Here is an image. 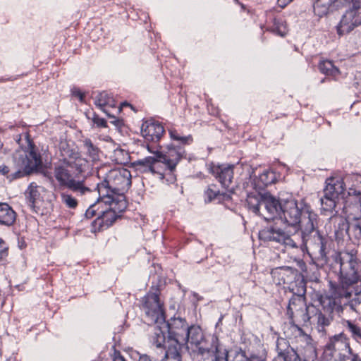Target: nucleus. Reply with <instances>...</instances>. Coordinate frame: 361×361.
<instances>
[{
  "mask_svg": "<svg viewBox=\"0 0 361 361\" xmlns=\"http://www.w3.org/2000/svg\"><path fill=\"white\" fill-rule=\"evenodd\" d=\"M63 158L54 165L53 175L62 188H66L80 195H85L92 191L85 185V180H77L91 171V163L83 157L75 148H63Z\"/></svg>",
  "mask_w": 361,
  "mask_h": 361,
  "instance_id": "obj_1",
  "label": "nucleus"
},
{
  "mask_svg": "<svg viewBox=\"0 0 361 361\" xmlns=\"http://www.w3.org/2000/svg\"><path fill=\"white\" fill-rule=\"evenodd\" d=\"M350 270L341 274L338 283H329V291L321 295L320 304L323 310L328 314L341 313L343 311L341 300H350L353 293V286L360 279L357 271V263L356 257L352 253H346Z\"/></svg>",
  "mask_w": 361,
  "mask_h": 361,
  "instance_id": "obj_2",
  "label": "nucleus"
},
{
  "mask_svg": "<svg viewBox=\"0 0 361 361\" xmlns=\"http://www.w3.org/2000/svg\"><path fill=\"white\" fill-rule=\"evenodd\" d=\"M279 221L295 230L300 229L303 241L315 230L316 214L305 209L302 203L290 198L281 200Z\"/></svg>",
  "mask_w": 361,
  "mask_h": 361,
  "instance_id": "obj_3",
  "label": "nucleus"
},
{
  "mask_svg": "<svg viewBox=\"0 0 361 361\" xmlns=\"http://www.w3.org/2000/svg\"><path fill=\"white\" fill-rule=\"evenodd\" d=\"M100 182L97 183V193L101 197L111 194H123L131 185V173L124 168L110 169L101 166L97 171Z\"/></svg>",
  "mask_w": 361,
  "mask_h": 361,
  "instance_id": "obj_4",
  "label": "nucleus"
},
{
  "mask_svg": "<svg viewBox=\"0 0 361 361\" xmlns=\"http://www.w3.org/2000/svg\"><path fill=\"white\" fill-rule=\"evenodd\" d=\"M324 196L320 199L322 209L332 212L338 205H343L345 212H351L352 203L345 192V183L341 177H331L326 180Z\"/></svg>",
  "mask_w": 361,
  "mask_h": 361,
  "instance_id": "obj_5",
  "label": "nucleus"
},
{
  "mask_svg": "<svg viewBox=\"0 0 361 361\" xmlns=\"http://www.w3.org/2000/svg\"><path fill=\"white\" fill-rule=\"evenodd\" d=\"M148 150L153 155L137 161L136 165L140 166V169H142L144 172L149 171L157 174L161 180L165 178L167 183H173L175 180L174 164H169L161 152H152L149 147Z\"/></svg>",
  "mask_w": 361,
  "mask_h": 361,
  "instance_id": "obj_6",
  "label": "nucleus"
},
{
  "mask_svg": "<svg viewBox=\"0 0 361 361\" xmlns=\"http://www.w3.org/2000/svg\"><path fill=\"white\" fill-rule=\"evenodd\" d=\"M249 209L262 216L266 221L279 220L281 201L269 193L261 195L260 199L249 195L247 199Z\"/></svg>",
  "mask_w": 361,
  "mask_h": 361,
  "instance_id": "obj_7",
  "label": "nucleus"
},
{
  "mask_svg": "<svg viewBox=\"0 0 361 361\" xmlns=\"http://www.w3.org/2000/svg\"><path fill=\"white\" fill-rule=\"evenodd\" d=\"M142 308L151 323L164 321V303L159 298V291L150 290L142 300Z\"/></svg>",
  "mask_w": 361,
  "mask_h": 361,
  "instance_id": "obj_8",
  "label": "nucleus"
},
{
  "mask_svg": "<svg viewBox=\"0 0 361 361\" xmlns=\"http://www.w3.org/2000/svg\"><path fill=\"white\" fill-rule=\"evenodd\" d=\"M324 353L331 356L334 361H345L351 355V349L346 337L339 334L330 340Z\"/></svg>",
  "mask_w": 361,
  "mask_h": 361,
  "instance_id": "obj_9",
  "label": "nucleus"
},
{
  "mask_svg": "<svg viewBox=\"0 0 361 361\" xmlns=\"http://www.w3.org/2000/svg\"><path fill=\"white\" fill-rule=\"evenodd\" d=\"M169 340L168 343L174 344L180 350L182 345H185L186 332L188 329V324L186 321L180 317H173L168 324Z\"/></svg>",
  "mask_w": 361,
  "mask_h": 361,
  "instance_id": "obj_10",
  "label": "nucleus"
},
{
  "mask_svg": "<svg viewBox=\"0 0 361 361\" xmlns=\"http://www.w3.org/2000/svg\"><path fill=\"white\" fill-rule=\"evenodd\" d=\"M307 312L308 309L305 300L300 296L293 297L287 308V314L291 319L290 325L307 322L310 319Z\"/></svg>",
  "mask_w": 361,
  "mask_h": 361,
  "instance_id": "obj_11",
  "label": "nucleus"
},
{
  "mask_svg": "<svg viewBox=\"0 0 361 361\" xmlns=\"http://www.w3.org/2000/svg\"><path fill=\"white\" fill-rule=\"evenodd\" d=\"M259 237L264 241H274L290 247H296L297 243L290 235L276 226L265 228L259 231Z\"/></svg>",
  "mask_w": 361,
  "mask_h": 361,
  "instance_id": "obj_12",
  "label": "nucleus"
},
{
  "mask_svg": "<svg viewBox=\"0 0 361 361\" xmlns=\"http://www.w3.org/2000/svg\"><path fill=\"white\" fill-rule=\"evenodd\" d=\"M286 334L290 339L294 340L298 345V349L304 350L310 354L314 353V346L311 336L305 333L298 324H291L288 329Z\"/></svg>",
  "mask_w": 361,
  "mask_h": 361,
  "instance_id": "obj_13",
  "label": "nucleus"
},
{
  "mask_svg": "<svg viewBox=\"0 0 361 361\" xmlns=\"http://www.w3.org/2000/svg\"><path fill=\"white\" fill-rule=\"evenodd\" d=\"M345 179L349 183L348 195L352 203V210H361V175L352 174Z\"/></svg>",
  "mask_w": 361,
  "mask_h": 361,
  "instance_id": "obj_14",
  "label": "nucleus"
},
{
  "mask_svg": "<svg viewBox=\"0 0 361 361\" xmlns=\"http://www.w3.org/2000/svg\"><path fill=\"white\" fill-rule=\"evenodd\" d=\"M361 17L357 13L355 3L353 7L348 10L343 16L337 26V32L339 35L350 32L355 27L361 24Z\"/></svg>",
  "mask_w": 361,
  "mask_h": 361,
  "instance_id": "obj_15",
  "label": "nucleus"
},
{
  "mask_svg": "<svg viewBox=\"0 0 361 361\" xmlns=\"http://www.w3.org/2000/svg\"><path fill=\"white\" fill-rule=\"evenodd\" d=\"M107 196L99 195V204H103L106 208L110 209L120 215L127 207L126 201L123 194H111Z\"/></svg>",
  "mask_w": 361,
  "mask_h": 361,
  "instance_id": "obj_16",
  "label": "nucleus"
},
{
  "mask_svg": "<svg viewBox=\"0 0 361 361\" xmlns=\"http://www.w3.org/2000/svg\"><path fill=\"white\" fill-rule=\"evenodd\" d=\"M46 190L35 183H31L25 192L27 203L31 209L37 212L43 201L42 193Z\"/></svg>",
  "mask_w": 361,
  "mask_h": 361,
  "instance_id": "obj_17",
  "label": "nucleus"
},
{
  "mask_svg": "<svg viewBox=\"0 0 361 361\" xmlns=\"http://www.w3.org/2000/svg\"><path fill=\"white\" fill-rule=\"evenodd\" d=\"M164 132V127L160 123L152 121L144 122L141 127L142 135L148 141H158Z\"/></svg>",
  "mask_w": 361,
  "mask_h": 361,
  "instance_id": "obj_18",
  "label": "nucleus"
},
{
  "mask_svg": "<svg viewBox=\"0 0 361 361\" xmlns=\"http://www.w3.org/2000/svg\"><path fill=\"white\" fill-rule=\"evenodd\" d=\"M212 174L218 178L221 185L225 188H229L233 178V166H218L212 169Z\"/></svg>",
  "mask_w": 361,
  "mask_h": 361,
  "instance_id": "obj_19",
  "label": "nucleus"
},
{
  "mask_svg": "<svg viewBox=\"0 0 361 361\" xmlns=\"http://www.w3.org/2000/svg\"><path fill=\"white\" fill-rule=\"evenodd\" d=\"M343 1V0H315L314 3V13L319 17L324 16L338 7Z\"/></svg>",
  "mask_w": 361,
  "mask_h": 361,
  "instance_id": "obj_20",
  "label": "nucleus"
},
{
  "mask_svg": "<svg viewBox=\"0 0 361 361\" xmlns=\"http://www.w3.org/2000/svg\"><path fill=\"white\" fill-rule=\"evenodd\" d=\"M16 219V213L6 203L0 202V224L10 226L14 224Z\"/></svg>",
  "mask_w": 361,
  "mask_h": 361,
  "instance_id": "obj_21",
  "label": "nucleus"
},
{
  "mask_svg": "<svg viewBox=\"0 0 361 361\" xmlns=\"http://www.w3.org/2000/svg\"><path fill=\"white\" fill-rule=\"evenodd\" d=\"M94 104L102 110L108 116H111V112L108 108H116V104L114 99L109 96L106 92L99 93L94 99Z\"/></svg>",
  "mask_w": 361,
  "mask_h": 361,
  "instance_id": "obj_22",
  "label": "nucleus"
},
{
  "mask_svg": "<svg viewBox=\"0 0 361 361\" xmlns=\"http://www.w3.org/2000/svg\"><path fill=\"white\" fill-rule=\"evenodd\" d=\"M185 345L197 346L203 339V334L199 326H191L186 332Z\"/></svg>",
  "mask_w": 361,
  "mask_h": 361,
  "instance_id": "obj_23",
  "label": "nucleus"
},
{
  "mask_svg": "<svg viewBox=\"0 0 361 361\" xmlns=\"http://www.w3.org/2000/svg\"><path fill=\"white\" fill-rule=\"evenodd\" d=\"M83 146L86 154L90 157V160L87 159V161L91 163L92 169L94 163L99 159V149L89 138H86L83 140Z\"/></svg>",
  "mask_w": 361,
  "mask_h": 361,
  "instance_id": "obj_24",
  "label": "nucleus"
},
{
  "mask_svg": "<svg viewBox=\"0 0 361 361\" xmlns=\"http://www.w3.org/2000/svg\"><path fill=\"white\" fill-rule=\"evenodd\" d=\"M25 158V160H23L22 164V167L25 170L35 169L41 164L39 157L33 151L26 153Z\"/></svg>",
  "mask_w": 361,
  "mask_h": 361,
  "instance_id": "obj_25",
  "label": "nucleus"
},
{
  "mask_svg": "<svg viewBox=\"0 0 361 361\" xmlns=\"http://www.w3.org/2000/svg\"><path fill=\"white\" fill-rule=\"evenodd\" d=\"M152 343L157 348L164 347L165 348H166V350H168L169 345L171 348L174 347L173 343L171 344V343H168V341L166 342L168 343V345H166V338L164 334L159 328L157 327H155L154 329V334L152 336Z\"/></svg>",
  "mask_w": 361,
  "mask_h": 361,
  "instance_id": "obj_26",
  "label": "nucleus"
},
{
  "mask_svg": "<svg viewBox=\"0 0 361 361\" xmlns=\"http://www.w3.org/2000/svg\"><path fill=\"white\" fill-rule=\"evenodd\" d=\"M184 151L182 148L176 149L175 147H171L169 149V151L164 154L165 160L169 164H174V169L176 168L177 164L182 158Z\"/></svg>",
  "mask_w": 361,
  "mask_h": 361,
  "instance_id": "obj_27",
  "label": "nucleus"
},
{
  "mask_svg": "<svg viewBox=\"0 0 361 361\" xmlns=\"http://www.w3.org/2000/svg\"><path fill=\"white\" fill-rule=\"evenodd\" d=\"M118 216H120L119 214L108 208L98 211V218H101L103 224L106 226L111 225Z\"/></svg>",
  "mask_w": 361,
  "mask_h": 361,
  "instance_id": "obj_28",
  "label": "nucleus"
},
{
  "mask_svg": "<svg viewBox=\"0 0 361 361\" xmlns=\"http://www.w3.org/2000/svg\"><path fill=\"white\" fill-rule=\"evenodd\" d=\"M60 200L61 204L70 209H75L78 205V201L75 197L67 191L60 193Z\"/></svg>",
  "mask_w": 361,
  "mask_h": 361,
  "instance_id": "obj_29",
  "label": "nucleus"
},
{
  "mask_svg": "<svg viewBox=\"0 0 361 361\" xmlns=\"http://www.w3.org/2000/svg\"><path fill=\"white\" fill-rule=\"evenodd\" d=\"M320 71L326 75L336 78L339 74V70L330 61H322L319 64Z\"/></svg>",
  "mask_w": 361,
  "mask_h": 361,
  "instance_id": "obj_30",
  "label": "nucleus"
},
{
  "mask_svg": "<svg viewBox=\"0 0 361 361\" xmlns=\"http://www.w3.org/2000/svg\"><path fill=\"white\" fill-rule=\"evenodd\" d=\"M360 211L361 212V210ZM348 231L353 233L356 238H361V216L353 217L352 221L349 223Z\"/></svg>",
  "mask_w": 361,
  "mask_h": 361,
  "instance_id": "obj_31",
  "label": "nucleus"
},
{
  "mask_svg": "<svg viewBox=\"0 0 361 361\" xmlns=\"http://www.w3.org/2000/svg\"><path fill=\"white\" fill-rule=\"evenodd\" d=\"M275 180V173L271 171L266 170L259 176V183H261L259 187L262 188L267 186L268 185L274 183Z\"/></svg>",
  "mask_w": 361,
  "mask_h": 361,
  "instance_id": "obj_32",
  "label": "nucleus"
},
{
  "mask_svg": "<svg viewBox=\"0 0 361 361\" xmlns=\"http://www.w3.org/2000/svg\"><path fill=\"white\" fill-rule=\"evenodd\" d=\"M113 159L118 164H125L128 162V153L121 148L114 149L113 152Z\"/></svg>",
  "mask_w": 361,
  "mask_h": 361,
  "instance_id": "obj_33",
  "label": "nucleus"
},
{
  "mask_svg": "<svg viewBox=\"0 0 361 361\" xmlns=\"http://www.w3.org/2000/svg\"><path fill=\"white\" fill-rule=\"evenodd\" d=\"M274 361H301L298 354L293 350L279 352Z\"/></svg>",
  "mask_w": 361,
  "mask_h": 361,
  "instance_id": "obj_34",
  "label": "nucleus"
},
{
  "mask_svg": "<svg viewBox=\"0 0 361 361\" xmlns=\"http://www.w3.org/2000/svg\"><path fill=\"white\" fill-rule=\"evenodd\" d=\"M317 240L318 242L317 243H315L314 248H315L317 254L319 255L318 257L323 259L326 255V242L325 239L322 235H320L318 233H317Z\"/></svg>",
  "mask_w": 361,
  "mask_h": 361,
  "instance_id": "obj_35",
  "label": "nucleus"
},
{
  "mask_svg": "<svg viewBox=\"0 0 361 361\" xmlns=\"http://www.w3.org/2000/svg\"><path fill=\"white\" fill-rule=\"evenodd\" d=\"M177 346L171 348L169 345L166 351L165 357L161 361H181V357Z\"/></svg>",
  "mask_w": 361,
  "mask_h": 361,
  "instance_id": "obj_36",
  "label": "nucleus"
},
{
  "mask_svg": "<svg viewBox=\"0 0 361 361\" xmlns=\"http://www.w3.org/2000/svg\"><path fill=\"white\" fill-rule=\"evenodd\" d=\"M205 195L207 200L211 202L215 199H218L219 200H221V197L223 196L224 194L220 192V191L216 188V185H210L205 191Z\"/></svg>",
  "mask_w": 361,
  "mask_h": 361,
  "instance_id": "obj_37",
  "label": "nucleus"
},
{
  "mask_svg": "<svg viewBox=\"0 0 361 361\" xmlns=\"http://www.w3.org/2000/svg\"><path fill=\"white\" fill-rule=\"evenodd\" d=\"M214 361H228V351L221 345L214 347Z\"/></svg>",
  "mask_w": 361,
  "mask_h": 361,
  "instance_id": "obj_38",
  "label": "nucleus"
},
{
  "mask_svg": "<svg viewBox=\"0 0 361 361\" xmlns=\"http://www.w3.org/2000/svg\"><path fill=\"white\" fill-rule=\"evenodd\" d=\"M273 31L280 36H284L287 33L286 25L280 20H275Z\"/></svg>",
  "mask_w": 361,
  "mask_h": 361,
  "instance_id": "obj_39",
  "label": "nucleus"
},
{
  "mask_svg": "<svg viewBox=\"0 0 361 361\" xmlns=\"http://www.w3.org/2000/svg\"><path fill=\"white\" fill-rule=\"evenodd\" d=\"M324 313L326 314L328 316L324 315L322 312H319L317 314V322L318 326H322L324 328L326 326H328L330 324V319H331V314H328L324 310Z\"/></svg>",
  "mask_w": 361,
  "mask_h": 361,
  "instance_id": "obj_40",
  "label": "nucleus"
},
{
  "mask_svg": "<svg viewBox=\"0 0 361 361\" xmlns=\"http://www.w3.org/2000/svg\"><path fill=\"white\" fill-rule=\"evenodd\" d=\"M348 328L352 334V336L357 342L361 343V331L360 329L350 322H347Z\"/></svg>",
  "mask_w": 361,
  "mask_h": 361,
  "instance_id": "obj_41",
  "label": "nucleus"
},
{
  "mask_svg": "<svg viewBox=\"0 0 361 361\" xmlns=\"http://www.w3.org/2000/svg\"><path fill=\"white\" fill-rule=\"evenodd\" d=\"M99 207H103V204H99V198L97 199V202L91 204L89 208L86 210L85 216L87 218H92L93 216L97 215Z\"/></svg>",
  "mask_w": 361,
  "mask_h": 361,
  "instance_id": "obj_42",
  "label": "nucleus"
},
{
  "mask_svg": "<svg viewBox=\"0 0 361 361\" xmlns=\"http://www.w3.org/2000/svg\"><path fill=\"white\" fill-rule=\"evenodd\" d=\"M171 137L176 141H178L183 144L190 143L192 140L191 136H180L176 130H170Z\"/></svg>",
  "mask_w": 361,
  "mask_h": 361,
  "instance_id": "obj_43",
  "label": "nucleus"
},
{
  "mask_svg": "<svg viewBox=\"0 0 361 361\" xmlns=\"http://www.w3.org/2000/svg\"><path fill=\"white\" fill-rule=\"evenodd\" d=\"M233 361H262L258 357H251L250 358H247L244 353L238 352L235 354V356Z\"/></svg>",
  "mask_w": 361,
  "mask_h": 361,
  "instance_id": "obj_44",
  "label": "nucleus"
},
{
  "mask_svg": "<svg viewBox=\"0 0 361 361\" xmlns=\"http://www.w3.org/2000/svg\"><path fill=\"white\" fill-rule=\"evenodd\" d=\"M8 250L5 243L0 239V260L7 256Z\"/></svg>",
  "mask_w": 361,
  "mask_h": 361,
  "instance_id": "obj_45",
  "label": "nucleus"
},
{
  "mask_svg": "<svg viewBox=\"0 0 361 361\" xmlns=\"http://www.w3.org/2000/svg\"><path fill=\"white\" fill-rule=\"evenodd\" d=\"M353 292L355 293V298L353 299L355 303H361V290L359 288H353Z\"/></svg>",
  "mask_w": 361,
  "mask_h": 361,
  "instance_id": "obj_46",
  "label": "nucleus"
},
{
  "mask_svg": "<svg viewBox=\"0 0 361 361\" xmlns=\"http://www.w3.org/2000/svg\"><path fill=\"white\" fill-rule=\"evenodd\" d=\"M93 122L98 127L106 128L107 126L106 121L104 118H99L98 116H96L93 118Z\"/></svg>",
  "mask_w": 361,
  "mask_h": 361,
  "instance_id": "obj_47",
  "label": "nucleus"
},
{
  "mask_svg": "<svg viewBox=\"0 0 361 361\" xmlns=\"http://www.w3.org/2000/svg\"><path fill=\"white\" fill-rule=\"evenodd\" d=\"M72 93L75 97H78L81 102L83 101L84 94L79 89L74 88Z\"/></svg>",
  "mask_w": 361,
  "mask_h": 361,
  "instance_id": "obj_48",
  "label": "nucleus"
},
{
  "mask_svg": "<svg viewBox=\"0 0 361 361\" xmlns=\"http://www.w3.org/2000/svg\"><path fill=\"white\" fill-rule=\"evenodd\" d=\"M109 117L113 118V121H111V123L115 125L117 127H120L122 124L121 121H120L118 118H116V117L111 114V116Z\"/></svg>",
  "mask_w": 361,
  "mask_h": 361,
  "instance_id": "obj_49",
  "label": "nucleus"
},
{
  "mask_svg": "<svg viewBox=\"0 0 361 361\" xmlns=\"http://www.w3.org/2000/svg\"><path fill=\"white\" fill-rule=\"evenodd\" d=\"M9 172V169L5 165L0 166V173L2 175H7Z\"/></svg>",
  "mask_w": 361,
  "mask_h": 361,
  "instance_id": "obj_50",
  "label": "nucleus"
},
{
  "mask_svg": "<svg viewBox=\"0 0 361 361\" xmlns=\"http://www.w3.org/2000/svg\"><path fill=\"white\" fill-rule=\"evenodd\" d=\"M138 361H152L149 357L147 355H142L140 356Z\"/></svg>",
  "mask_w": 361,
  "mask_h": 361,
  "instance_id": "obj_51",
  "label": "nucleus"
},
{
  "mask_svg": "<svg viewBox=\"0 0 361 361\" xmlns=\"http://www.w3.org/2000/svg\"><path fill=\"white\" fill-rule=\"evenodd\" d=\"M113 361H126V360L121 355H115Z\"/></svg>",
  "mask_w": 361,
  "mask_h": 361,
  "instance_id": "obj_52",
  "label": "nucleus"
},
{
  "mask_svg": "<svg viewBox=\"0 0 361 361\" xmlns=\"http://www.w3.org/2000/svg\"><path fill=\"white\" fill-rule=\"evenodd\" d=\"M352 361H361V359L359 358L357 356H353Z\"/></svg>",
  "mask_w": 361,
  "mask_h": 361,
  "instance_id": "obj_53",
  "label": "nucleus"
},
{
  "mask_svg": "<svg viewBox=\"0 0 361 361\" xmlns=\"http://www.w3.org/2000/svg\"><path fill=\"white\" fill-rule=\"evenodd\" d=\"M121 107H118V108L116 109V111L118 113H119L121 111Z\"/></svg>",
  "mask_w": 361,
  "mask_h": 361,
  "instance_id": "obj_54",
  "label": "nucleus"
},
{
  "mask_svg": "<svg viewBox=\"0 0 361 361\" xmlns=\"http://www.w3.org/2000/svg\"><path fill=\"white\" fill-rule=\"evenodd\" d=\"M360 289L361 290V279H360Z\"/></svg>",
  "mask_w": 361,
  "mask_h": 361,
  "instance_id": "obj_55",
  "label": "nucleus"
},
{
  "mask_svg": "<svg viewBox=\"0 0 361 361\" xmlns=\"http://www.w3.org/2000/svg\"><path fill=\"white\" fill-rule=\"evenodd\" d=\"M289 1H292L293 0H288Z\"/></svg>",
  "mask_w": 361,
  "mask_h": 361,
  "instance_id": "obj_56",
  "label": "nucleus"
}]
</instances>
